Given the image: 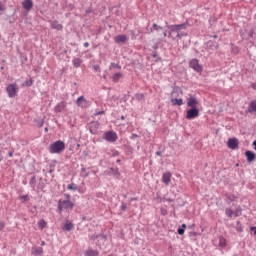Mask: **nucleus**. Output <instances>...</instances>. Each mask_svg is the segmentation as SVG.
I'll return each mask as SVG.
<instances>
[{"label": "nucleus", "mask_w": 256, "mask_h": 256, "mask_svg": "<svg viewBox=\"0 0 256 256\" xmlns=\"http://www.w3.org/2000/svg\"><path fill=\"white\" fill-rule=\"evenodd\" d=\"M236 231H238V233H243V227L241 226V222L240 221H237Z\"/></svg>", "instance_id": "obj_33"}, {"label": "nucleus", "mask_w": 256, "mask_h": 256, "mask_svg": "<svg viewBox=\"0 0 256 256\" xmlns=\"http://www.w3.org/2000/svg\"><path fill=\"white\" fill-rule=\"evenodd\" d=\"M65 201H71V195L69 194H64Z\"/></svg>", "instance_id": "obj_41"}, {"label": "nucleus", "mask_w": 256, "mask_h": 256, "mask_svg": "<svg viewBox=\"0 0 256 256\" xmlns=\"http://www.w3.org/2000/svg\"><path fill=\"white\" fill-rule=\"evenodd\" d=\"M145 96L143 94H136L135 95V99H137L138 101H141V99H143Z\"/></svg>", "instance_id": "obj_38"}, {"label": "nucleus", "mask_w": 256, "mask_h": 256, "mask_svg": "<svg viewBox=\"0 0 256 256\" xmlns=\"http://www.w3.org/2000/svg\"><path fill=\"white\" fill-rule=\"evenodd\" d=\"M187 107H191V109H197V105H199V101H197V98L191 96L187 99Z\"/></svg>", "instance_id": "obj_12"}, {"label": "nucleus", "mask_w": 256, "mask_h": 256, "mask_svg": "<svg viewBox=\"0 0 256 256\" xmlns=\"http://www.w3.org/2000/svg\"><path fill=\"white\" fill-rule=\"evenodd\" d=\"M91 239L93 241H95V239H97L98 241H101L102 243L105 241V235L101 234V235H97V236H91Z\"/></svg>", "instance_id": "obj_24"}, {"label": "nucleus", "mask_w": 256, "mask_h": 256, "mask_svg": "<svg viewBox=\"0 0 256 256\" xmlns=\"http://www.w3.org/2000/svg\"><path fill=\"white\" fill-rule=\"evenodd\" d=\"M74 225L71 222H67L66 224H64L63 226V231H73Z\"/></svg>", "instance_id": "obj_21"}, {"label": "nucleus", "mask_w": 256, "mask_h": 256, "mask_svg": "<svg viewBox=\"0 0 256 256\" xmlns=\"http://www.w3.org/2000/svg\"><path fill=\"white\" fill-rule=\"evenodd\" d=\"M174 33H177V32H173V31L169 32L168 37H173Z\"/></svg>", "instance_id": "obj_53"}, {"label": "nucleus", "mask_w": 256, "mask_h": 256, "mask_svg": "<svg viewBox=\"0 0 256 256\" xmlns=\"http://www.w3.org/2000/svg\"><path fill=\"white\" fill-rule=\"evenodd\" d=\"M156 155H158V157H161L163 155V152L162 151H157Z\"/></svg>", "instance_id": "obj_50"}, {"label": "nucleus", "mask_w": 256, "mask_h": 256, "mask_svg": "<svg viewBox=\"0 0 256 256\" xmlns=\"http://www.w3.org/2000/svg\"><path fill=\"white\" fill-rule=\"evenodd\" d=\"M246 113H256V100L250 102Z\"/></svg>", "instance_id": "obj_18"}, {"label": "nucleus", "mask_w": 256, "mask_h": 256, "mask_svg": "<svg viewBox=\"0 0 256 256\" xmlns=\"http://www.w3.org/2000/svg\"><path fill=\"white\" fill-rule=\"evenodd\" d=\"M20 201H22V203H27V201H29V195L20 196Z\"/></svg>", "instance_id": "obj_35"}, {"label": "nucleus", "mask_w": 256, "mask_h": 256, "mask_svg": "<svg viewBox=\"0 0 256 256\" xmlns=\"http://www.w3.org/2000/svg\"><path fill=\"white\" fill-rule=\"evenodd\" d=\"M234 213H235V212H233V210H231V209H229V208L226 209V215H227V217H230V218L233 217Z\"/></svg>", "instance_id": "obj_36"}, {"label": "nucleus", "mask_w": 256, "mask_h": 256, "mask_svg": "<svg viewBox=\"0 0 256 256\" xmlns=\"http://www.w3.org/2000/svg\"><path fill=\"white\" fill-rule=\"evenodd\" d=\"M31 85H33V79H29L25 82L26 87H31Z\"/></svg>", "instance_id": "obj_37"}, {"label": "nucleus", "mask_w": 256, "mask_h": 256, "mask_svg": "<svg viewBox=\"0 0 256 256\" xmlns=\"http://www.w3.org/2000/svg\"><path fill=\"white\" fill-rule=\"evenodd\" d=\"M99 121H94L90 123L89 130L92 135H97V132L99 131L100 127Z\"/></svg>", "instance_id": "obj_9"}, {"label": "nucleus", "mask_w": 256, "mask_h": 256, "mask_svg": "<svg viewBox=\"0 0 256 256\" xmlns=\"http://www.w3.org/2000/svg\"><path fill=\"white\" fill-rule=\"evenodd\" d=\"M76 105L77 107H81L82 109H87V107H90L91 102L85 99L84 96H80L76 100Z\"/></svg>", "instance_id": "obj_5"}, {"label": "nucleus", "mask_w": 256, "mask_h": 256, "mask_svg": "<svg viewBox=\"0 0 256 256\" xmlns=\"http://www.w3.org/2000/svg\"><path fill=\"white\" fill-rule=\"evenodd\" d=\"M171 102H172L173 105H178V106L183 105V99L175 98V99H172Z\"/></svg>", "instance_id": "obj_26"}, {"label": "nucleus", "mask_w": 256, "mask_h": 256, "mask_svg": "<svg viewBox=\"0 0 256 256\" xmlns=\"http://www.w3.org/2000/svg\"><path fill=\"white\" fill-rule=\"evenodd\" d=\"M92 11H93V9L88 8V9L86 10V15H89Z\"/></svg>", "instance_id": "obj_49"}, {"label": "nucleus", "mask_w": 256, "mask_h": 256, "mask_svg": "<svg viewBox=\"0 0 256 256\" xmlns=\"http://www.w3.org/2000/svg\"><path fill=\"white\" fill-rule=\"evenodd\" d=\"M105 113V111H99V112H95L94 115L97 116V115H103Z\"/></svg>", "instance_id": "obj_46"}, {"label": "nucleus", "mask_w": 256, "mask_h": 256, "mask_svg": "<svg viewBox=\"0 0 256 256\" xmlns=\"http://www.w3.org/2000/svg\"><path fill=\"white\" fill-rule=\"evenodd\" d=\"M74 67H81V63H83V60L81 58H75L73 61H72Z\"/></svg>", "instance_id": "obj_23"}, {"label": "nucleus", "mask_w": 256, "mask_h": 256, "mask_svg": "<svg viewBox=\"0 0 256 256\" xmlns=\"http://www.w3.org/2000/svg\"><path fill=\"white\" fill-rule=\"evenodd\" d=\"M152 57H153V59H155V58H157V57H158V55H157V51H154V52H153Z\"/></svg>", "instance_id": "obj_48"}, {"label": "nucleus", "mask_w": 256, "mask_h": 256, "mask_svg": "<svg viewBox=\"0 0 256 256\" xmlns=\"http://www.w3.org/2000/svg\"><path fill=\"white\" fill-rule=\"evenodd\" d=\"M104 139L108 141V143H115V141H117L118 139L117 133H115L114 131L105 132Z\"/></svg>", "instance_id": "obj_6"}, {"label": "nucleus", "mask_w": 256, "mask_h": 256, "mask_svg": "<svg viewBox=\"0 0 256 256\" xmlns=\"http://www.w3.org/2000/svg\"><path fill=\"white\" fill-rule=\"evenodd\" d=\"M51 28L56 29V31H63V25L59 21L54 20L50 22Z\"/></svg>", "instance_id": "obj_14"}, {"label": "nucleus", "mask_w": 256, "mask_h": 256, "mask_svg": "<svg viewBox=\"0 0 256 256\" xmlns=\"http://www.w3.org/2000/svg\"><path fill=\"white\" fill-rule=\"evenodd\" d=\"M75 204L71 202V200H59L58 201V213L61 215L63 213V209L73 211Z\"/></svg>", "instance_id": "obj_2"}, {"label": "nucleus", "mask_w": 256, "mask_h": 256, "mask_svg": "<svg viewBox=\"0 0 256 256\" xmlns=\"http://www.w3.org/2000/svg\"><path fill=\"white\" fill-rule=\"evenodd\" d=\"M219 247H222V249H225V247H227V239H225V237L223 236L219 237Z\"/></svg>", "instance_id": "obj_20"}, {"label": "nucleus", "mask_w": 256, "mask_h": 256, "mask_svg": "<svg viewBox=\"0 0 256 256\" xmlns=\"http://www.w3.org/2000/svg\"><path fill=\"white\" fill-rule=\"evenodd\" d=\"M253 34H254V31H253V29H252V30L249 31L248 37H249L250 39H252Z\"/></svg>", "instance_id": "obj_44"}, {"label": "nucleus", "mask_w": 256, "mask_h": 256, "mask_svg": "<svg viewBox=\"0 0 256 256\" xmlns=\"http://www.w3.org/2000/svg\"><path fill=\"white\" fill-rule=\"evenodd\" d=\"M252 145L254 146V149H255V151H256V140L253 142Z\"/></svg>", "instance_id": "obj_59"}, {"label": "nucleus", "mask_w": 256, "mask_h": 256, "mask_svg": "<svg viewBox=\"0 0 256 256\" xmlns=\"http://www.w3.org/2000/svg\"><path fill=\"white\" fill-rule=\"evenodd\" d=\"M161 213H162V215H166V214H167V210L162 209V210H161Z\"/></svg>", "instance_id": "obj_52"}, {"label": "nucleus", "mask_w": 256, "mask_h": 256, "mask_svg": "<svg viewBox=\"0 0 256 256\" xmlns=\"http://www.w3.org/2000/svg\"><path fill=\"white\" fill-rule=\"evenodd\" d=\"M177 233H178V235H184L185 229L184 228H178Z\"/></svg>", "instance_id": "obj_39"}, {"label": "nucleus", "mask_w": 256, "mask_h": 256, "mask_svg": "<svg viewBox=\"0 0 256 256\" xmlns=\"http://www.w3.org/2000/svg\"><path fill=\"white\" fill-rule=\"evenodd\" d=\"M229 149H238L239 140L237 138H229L227 143Z\"/></svg>", "instance_id": "obj_11"}, {"label": "nucleus", "mask_w": 256, "mask_h": 256, "mask_svg": "<svg viewBox=\"0 0 256 256\" xmlns=\"http://www.w3.org/2000/svg\"><path fill=\"white\" fill-rule=\"evenodd\" d=\"M22 7L26 11H31V9H33V0H24V2L22 3Z\"/></svg>", "instance_id": "obj_15"}, {"label": "nucleus", "mask_w": 256, "mask_h": 256, "mask_svg": "<svg viewBox=\"0 0 256 256\" xmlns=\"http://www.w3.org/2000/svg\"><path fill=\"white\" fill-rule=\"evenodd\" d=\"M44 245H45V241H42L41 242V247H44Z\"/></svg>", "instance_id": "obj_61"}, {"label": "nucleus", "mask_w": 256, "mask_h": 256, "mask_svg": "<svg viewBox=\"0 0 256 256\" xmlns=\"http://www.w3.org/2000/svg\"><path fill=\"white\" fill-rule=\"evenodd\" d=\"M53 171H55V169L51 168V169L49 170V173H53Z\"/></svg>", "instance_id": "obj_60"}, {"label": "nucleus", "mask_w": 256, "mask_h": 256, "mask_svg": "<svg viewBox=\"0 0 256 256\" xmlns=\"http://www.w3.org/2000/svg\"><path fill=\"white\" fill-rule=\"evenodd\" d=\"M47 131H49V128H45V132L47 133Z\"/></svg>", "instance_id": "obj_63"}, {"label": "nucleus", "mask_w": 256, "mask_h": 256, "mask_svg": "<svg viewBox=\"0 0 256 256\" xmlns=\"http://www.w3.org/2000/svg\"><path fill=\"white\" fill-rule=\"evenodd\" d=\"M121 211H127V204L122 203V205H121Z\"/></svg>", "instance_id": "obj_40"}, {"label": "nucleus", "mask_w": 256, "mask_h": 256, "mask_svg": "<svg viewBox=\"0 0 256 256\" xmlns=\"http://www.w3.org/2000/svg\"><path fill=\"white\" fill-rule=\"evenodd\" d=\"M217 37H218L217 35H214V36H213L214 39H217Z\"/></svg>", "instance_id": "obj_62"}, {"label": "nucleus", "mask_w": 256, "mask_h": 256, "mask_svg": "<svg viewBox=\"0 0 256 256\" xmlns=\"http://www.w3.org/2000/svg\"><path fill=\"white\" fill-rule=\"evenodd\" d=\"M30 185L33 189H35V185H37V178L35 176H32L30 179Z\"/></svg>", "instance_id": "obj_30"}, {"label": "nucleus", "mask_w": 256, "mask_h": 256, "mask_svg": "<svg viewBox=\"0 0 256 256\" xmlns=\"http://www.w3.org/2000/svg\"><path fill=\"white\" fill-rule=\"evenodd\" d=\"M251 231H253L254 235H256V227L255 226L251 227Z\"/></svg>", "instance_id": "obj_51"}, {"label": "nucleus", "mask_w": 256, "mask_h": 256, "mask_svg": "<svg viewBox=\"0 0 256 256\" xmlns=\"http://www.w3.org/2000/svg\"><path fill=\"white\" fill-rule=\"evenodd\" d=\"M8 157H13V151H10V152L8 153Z\"/></svg>", "instance_id": "obj_54"}, {"label": "nucleus", "mask_w": 256, "mask_h": 256, "mask_svg": "<svg viewBox=\"0 0 256 256\" xmlns=\"http://www.w3.org/2000/svg\"><path fill=\"white\" fill-rule=\"evenodd\" d=\"M128 40L129 38H127V35L125 34L117 35L114 37V41L117 43V45H123V43H127Z\"/></svg>", "instance_id": "obj_10"}, {"label": "nucleus", "mask_w": 256, "mask_h": 256, "mask_svg": "<svg viewBox=\"0 0 256 256\" xmlns=\"http://www.w3.org/2000/svg\"><path fill=\"white\" fill-rule=\"evenodd\" d=\"M239 213H241V209H237L236 212H234L235 217H239Z\"/></svg>", "instance_id": "obj_43"}, {"label": "nucleus", "mask_w": 256, "mask_h": 256, "mask_svg": "<svg viewBox=\"0 0 256 256\" xmlns=\"http://www.w3.org/2000/svg\"><path fill=\"white\" fill-rule=\"evenodd\" d=\"M123 77V74L121 72H117L112 76V81L114 83H119V80Z\"/></svg>", "instance_id": "obj_19"}, {"label": "nucleus", "mask_w": 256, "mask_h": 256, "mask_svg": "<svg viewBox=\"0 0 256 256\" xmlns=\"http://www.w3.org/2000/svg\"><path fill=\"white\" fill-rule=\"evenodd\" d=\"M162 182H164L165 185H169V183H171V172H166L163 174Z\"/></svg>", "instance_id": "obj_16"}, {"label": "nucleus", "mask_w": 256, "mask_h": 256, "mask_svg": "<svg viewBox=\"0 0 256 256\" xmlns=\"http://www.w3.org/2000/svg\"><path fill=\"white\" fill-rule=\"evenodd\" d=\"M121 119H122V121H123V120L125 119V116H122Z\"/></svg>", "instance_id": "obj_64"}, {"label": "nucleus", "mask_w": 256, "mask_h": 256, "mask_svg": "<svg viewBox=\"0 0 256 256\" xmlns=\"http://www.w3.org/2000/svg\"><path fill=\"white\" fill-rule=\"evenodd\" d=\"M245 155H246V159H247L248 163H253V161L256 160V154H255V152H253L251 150H247L245 152Z\"/></svg>", "instance_id": "obj_13"}, {"label": "nucleus", "mask_w": 256, "mask_h": 256, "mask_svg": "<svg viewBox=\"0 0 256 256\" xmlns=\"http://www.w3.org/2000/svg\"><path fill=\"white\" fill-rule=\"evenodd\" d=\"M50 153H62L65 151V142L58 140L49 146Z\"/></svg>", "instance_id": "obj_3"}, {"label": "nucleus", "mask_w": 256, "mask_h": 256, "mask_svg": "<svg viewBox=\"0 0 256 256\" xmlns=\"http://www.w3.org/2000/svg\"><path fill=\"white\" fill-rule=\"evenodd\" d=\"M189 67L194 69L196 73H201L203 71V66L199 64V60L197 58L190 60Z\"/></svg>", "instance_id": "obj_4"}, {"label": "nucleus", "mask_w": 256, "mask_h": 256, "mask_svg": "<svg viewBox=\"0 0 256 256\" xmlns=\"http://www.w3.org/2000/svg\"><path fill=\"white\" fill-rule=\"evenodd\" d=\"M36 123H37V127L41 128L45 124V120L40 118L36 120Z\"/></svg>", "instance_id": "obj_34"}, {"label": "nucleus", "mask_w": 256, "mask_h": 256, "mask_svg": "<svg viewBox=\"0 0 256 256\" xmlns=\"http://www.w3.org/2000/svg\"><path fill=\"white\" fill-rule=\"evenodd\" d=\"M38 226L40 227V229H45V227H47V222L45 220H40L38 222Z\"/></svg>", "instance_id": "obj_31"}, {"label": "nucleus", "mask_w": 256, "mask_h": 256, "mask_svg": "<svg viewBox=\"0 0 256 256\" xmlns=\"http://www.w3.org/2000/svg\"><path fill=\"white\" fill-rule=\"evenodd\" d=\"M81 173H87V169L82 168V169H81Z\"/></svg>", "instance_id": "obj_55"}, {"label": "nucleus", "mask_w": 256, "mask_h": 256, "mask_svg": "<svg viewBox=\"0 0 256 256\" xmlns=\"http://www.w3.org/2000/svg\"><path fill=\"white\" fill-rule=\"evenodd\" d=\"M65 107H67V104L65 102L58 103L55 107L56 113H62V111H65Z\"/></svg>", "instance_id": "obj_17"}, {"label": "nucleus", "mask_w": 256, "mask_h": 256, "mask_svg": "<svg viewBox=\"0 0 256 256\" xmlns=\"http://www.w3.org/2000/svg\"><path fill=\"white\" fill-rule=\"evenodd\" d=\"M153 31H163V27L157 24H153L150 28V33H153Z\"/></svg>", "instance_id": "obj_22"}, {"label": "nucleus", "mask_w": 256, "mask_h": 256, "mask_svg": "<svg viewBox=\"0 0 256 256\" xmlns=\"http://www.w3.org/2000/svg\"><path fill=\"white\" fill-rule=\"evenodd\" d=\"M86 255L87 256H99V251H97V250H87Z\"/></svg>", "instance_id": "obj_25"}, {"label": "nucleus", "mask_w": 256, "mask_h": 256, "mask_svg": "<svg viewBox=\"0 0 256 256\" xmlns=\"http://www.w3.org/2000/svg\"><path fill=\"white\" fill-rule=\"evenodd\" d=\"M182 229H187V224H182Z\"/></svg>", "instance_id": "obj_58"}, {"label": "nucleus", "mask_w": 256, "mask_h": 256, "mask_svg": "<svg viewBox=\"0 0 256 256\" xmlns=\"http://www.w3.org/2000/svg\"><path fill=\"white\" fill-rule=\"evenodd\" d=\"M18 87L17 84H9L6 88V91L8 93V97L13 98L15 97V95H17V91H18Z\"/></svg>", "instance_id": "obj_7"}, {"label": "nucleus", "mask_w": 256, "mask_h": 256, "mask_svg": "<svg viewBox=\"0 0 256 256\" xmlns=\"http://www.w3.org/2000/svg\"><path fill=\"white\" fill-rule=\"evenodd\" d=\"M109 69H110V71H113V69H119V70H121V65H119V64H117V63H115V62H112V63L110 64Z\"/></svg>", "instance_id": "obj_28"}, {"label": "nucleus", "mask_w": 256, "mask_h": 256, "mask_svg": "<svg viewBox=\"0 0 256 256\" xmlns=\"http://www.w3.org/2000/svg\"><path fill=\"white\" fill-rule=\"evenodd\" d=\"M5 229V222H0V231H3Z\"/></svg>", "instance_id": "obj_42"}, {"label": "nucleus", "mask_w": 256, "mask_h": 256, "mask_svg": "<svg viewBox=\"0 0 256 256\" xmlns=\"http://www.w3.org/2000/svg\"><path fill=\"white\" fill-rule=\"evenodd\" d=\"M0 11H5V6H3V3L0 1Z\"/></svg>", "instance_id": "obj_47"}, {"label": "nucleus", "mask_w": 256, "mask_h": 256, "mask_svg": "<svg viewBox=\"0 0 256 256\" xmlns=\"http://www.w3.org/2000/svg\"><path fill=\"white\" fill-rule=\"evenodd\" d=\"M199 117V109L198 108H190L186 112V119H196Z\"/></svg>", "instance_id": "obj_8"}, {"label": "nucleus", "mask_w": 256, "mask_h": 256, "mask_svg": "<svg viewBox=\"0 0 256 256\" xmlns=\"http://www.w3.org/2000/svg\"><path fill=\"white\" fill-rule=\"evenodd\" d=\"M187 25H189V22H184L182 24L177 25H170L168 26V29L172 31V33H176L175 37H178V39H181V37H185V33L181 32L184 29H187Z\"/></svg>", "instance_id": "obj_1"}, {"label": "nucleus", "mask_w": 256, "mask_h": 256, "mask_svg": "<svg viewBox=\"0 0 256 256\" xmlns=\"http://www.w3.org/2000/svg\"><path fill=\"white\" fill-rule=\"evenodd\" d=\"M67 189H68L69 191H77V189H79V187H77V184L71 183V184H69V185L67 186Z\"/></svg>", "instance_id": "obj_27"}, {"label": "nucleus", "mask_w": 256, "mask_h": 256, "mask_svg": "<svg viewBox=\"0 0 256 256\" xmlns=\"http://www.w3.org/2000/svg\"><path fill=\"white\" fill-rule=\"evenodd\" d=\"M84 47H86V48L89 47V42H85Z\"/></svg>", "instance_id": "obj_56"}, {"label": "nucleus", "mask_w": 256, "mask_h": 256, "mask_svg": "<svg viewBox=\"0 0 256 256\" xmlns=\"http://www.w3.org/2000/svg\"><path fill=\"white\" fill-rule=\"evenodd\" d=\"M110 174H111V175H114L115 177H118V175H119V169H117V168H112V169H110Z\"/></svg>", "instance_id": "obj_32"}, {"label": "nucleus", "mask_w": 256, "mask_h": 256, "mask_svg": "<svg viewBox=\"0 0 256 256\" xmlns=\"http://www.w3.org/2000/svg\"><path fill=\"white\" fill-rule=\"evenodd\" d=\"M93 69H94V71H100L101 68L99 67V65H94Z\"/></svg>", "instance_id": "obj_45"}, {"label": "nucleus", "mask_w": 256, "mask_h": 256, "mask_svg": "<svg viewBox=\"0 0 256 256\" xmlns=\"http://www.w3.org/2000/svg\"><path fill=\"white\" fill-rule=\"evenodd\" d=\"M163 37H167V30L163 32Z\"/></svg>", "instance_id": "obj_57"}, {"label": "nucleus", "mask_w": 256, "mask_h": 256, "mask_svg": "<svg viewBox=\"0 0 256 256\" xmlns=\"http://www.w3.org/2000/svg\"><path fill=\"white\" fill-rule=\"evenodd\" d=\"M34 255H43V248H33Z\"/></svg>", "instance_id": "obj_29"}]
</instances>
